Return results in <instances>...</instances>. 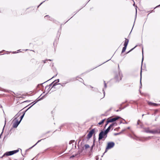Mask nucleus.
Segmentation results:
<instances>
[{"label":"nucleus","mask_w":160,"mask_h":160,"mask_svg":"<svg viewBox=\"0 0 160 160\" xmlns=\"http://www.w3.org/2000/svg\"><path fill=\"white\" fill-rule=\"evenodd\" d=\"M45 61H44V63H45Z\"/></svg>","instance_id":"28"},{"label":"nucleus","mask_w":160,"mask_h":160,"mask_svg":"<svg viewBox=\"0 0 160 160\" xmlns=\"http://www.w3.org/2000/svg\"><path fill=\"white\" fill-rule=\"evenodd\" d=\"M74 157H75L74 156L72 155L70 157V158H74Z\"/></svg>","instance_id":"20"},{"label":"nucleus","mask_w":160,"mask_h":160,"mask_svg":"<svg viewBox=\"0 0 160 160\" xmlns=\"http://www.w3.org/2000/svg\"><path fill=\"white\" fill-rule=\"evenodd\" d=\"M42 140V139H41V140H39V141L37 143H36V144H35V145H36V144H37L38 142H40V141Z\"/></svg>","instance_id":"21"},{"label":"nucleus","mask_w":160,"mask_h":160,"mask_svg":"<svg viewBox=\"0 0 160 160\" xmlns=\"http://www.w3.org/2000/svg\"><path fill=\"white\" fill-rule=\"evenodd\" d=\"M63 86H64V85H63V84H62V85H61L60 83L57 84L56 83H54L53 84V85L52 86V88L57 89V88H60L61 87H63Z\"/></svg>","instance_id":"9"},{"label":"nucleus","mask_w":160,"mask_h":160,"mask_svg":"<svg viewBox=\"0 0 160 160\" xmlns=\"http://www.w3.org/2000/svg\"><path fill=\"white\" fill-rule=\"evenodd\" d=\"M105 120V119H104L102 120L101 122H99L97 124V126H99V125L102 124L104 122Z\"/></svg>","instance_id":"13"},{"label":"nucleus","mask_w":160,"mask_h":160,"mask_svg":"<svg viewBox=\"0 0 160 160\" xmlns=\"http://www.w3.org/2000/svg\"><path fill=\"white\" fill-rule=\"evenodd\" d=\"M19 149H18L17 150L12 151L8 152H6L4 154L3 156H4L5 155H6V156L12 155L14 154L17 153L18 152H19Z\"/></svg>","instance_id":"5"},{"label":"nucleus","mask_w":160,"mask_h":160,"mask_svg":"<svg viewBox=\"0 0 160 160\" xmlns=\"http://www.w3.org/2000/svg\"><path fill=\"white\" fill-rule=\"evenodd\" d=\"M137 10H136V13H137Z\"/></svg>","instance_id":"29"},{"label":"nucleus","mask_w":160,"mask_h":160,"mask_svg":"<svg viewBox=\"0 0 160 160\" xmlns=\"http://www.w3.org/2000/svg\"><path fill=\"white\" fill-rule=\"evenodd\" d=\"M43 3V2H41L40 4L38 6V7H37V8H36L35 7H30L29 8L30 9H33V10H34V9H37V8H38V7Z\"/></svg>","instance_id":"14"},{"label":"nucleus","mask_w":160,"mask_h":160,"mask_svg":"<svg viewBox=\"0 0 160 160\" xmlns=\"http://www.w3.org/2000/svg\"><path fill=\"white\" fill-rule=\"evenodd\" d=\"M132 1L134 2V3L133 4V6H135V2H134V1L133 0H132Z\"/></svg>","instance_id":"23"},{"label":"nucleus","mask_w":160,"mask_h":160,"mask_svg":"<svg viewBox=\"0 0 160 160\" xmlns=\"http://www.w3.org/2000/svg\"><path fill=\"white\" fill-rule=\"evenodd\" d=\"M137 46H135L134 48L131 49L130 50H129L128 52H127V53H128L130 52L133 49H134Z\"/></svg>","instance_id":"18"},{"label":"nucleus","mask_w":160,"mask_h":160,"mask_svg":"<svg viewBox=\"0 0 160 160\" xmlns=\"http://www.w3.org/2000/svg\"><path fill=\"white\" fill-rule=\"evenodd\" d=\"M75 142L74 140H72L70 141L69 144H71Z\"/></svg>","instance_id":"17"},{"label":"nucleus","mask_w":160,"mask_h":160,"mask_svg":"<svg viewBox=\"0 0 160 160\" xmlns=\"http://www.w3.org/2000/svg\"><path fill=\"white\" fill-rule=\"evenodd\" d=\"M84 147H85V149H87V148H89L90 146L88 144H85L84 145Z\"/></svg>","instance_id":"16"},{"label":"nucleus","mask_w":160,"mask_h":160,"mask_svg":"<svg viewBox=\"0 0 160 160\" xmlns=\"http://www.w3.org/2000/svg\"><path fill=\"white\" fill-rule=\"evenodd\" d=\"M144 132L147 133L152 134H156L158 133V130H150L149 128H144Z\"/></svg>","instance_id":"1"},{"label":"nucleus","mask_w":160,"mask_h":160,"mask_svg":"<svg viewBox=\"0 0 160 160\" xmlns=\"http://www.w3.org/2000/svg\"><path fill=\"white\" fill-rule=\"evenodd\" d=\"M160 133V132H159L158 131V133Z\"/></svg>","instance_id":"27"},{"label":"nucleus","mask_w":160,"mask_h":160,"mask_svg":"<svg viewBox=\"0 0 160 160\" xmlns=\"http://www.w3.org/2000/svg\"><path fill=\"white\" fill-rule=\"evenodd\" d=\"M115 124V123H112L110 126H109L108 128L105 131V132H106V133L108 134L111 129L112 130L113 128V127Z\"/></svg>","instance_id":"10"},{"label":"nucleus","mask_w":160,"mask_h":160,"mask_svg":"<svg viewBox=\"0 0 160 160\" xmlns=\"http://www.w3.org/2000/svg\"><path fill=\"white\" fill-rule=\"evenodd\" d=\"M95 132V128H94L92 129L91 131H90L88 134L87 135V138L88 139H89L91 138L93 134Z\"/></svg>","instance_id":"8"},{"label":"nucleus","mask_w":160,"mask_h":160,"mask_svg":"<svg viewBox=\"0 0 160 160\" xmlns=\"http://www.w3.org/2000/svg\"><path fill=\"white\" fill-rule=\"evenodd\" d=\"M20 121H18L17 120L15 121L13 124V127L16 128L17 127L18 124H19Z\"/></svg>","instance_id":"11"},{"label":"nucleus","mask_w":160,"mask_h":160,"mask_svg":"<svg viewBox=\"0 0 160 160\" xmlns=\"http://www.w3.org/2000/svg\"><path fill=\"white\" fill-rule=\"evenodd\" d=\"M117 129V128H116L114 130H115Z\"/></svg>","instance_id":"26"},{"label":"nucleus","mask_w":160,"mask_h":160,"mask_svg":"<svg viewBox=\"0 0 160 160\" xmlns=\"http://www.w3.org/2000/svg\"><path fill=\"white\" fill-rule=\"evenodd\" d=\"M148 104L151 106H157L159 105L160 104H158L156 103H152L151 102H148Z\"/></svg>","instance_id":"12"},{"label":"nucleus","mask_w":160,"mask_h":160,"mask_svg":"<svg viewBox=\"0 0 160 160\" xmlns=\"http://www.w3.org/2000/svg\"><path fill=\"white\" fill-rule=\"evenodd\" d=\"M160 6V4L158 5H157V6H156L155 7L152 8H150V9H155L159 7Z\"/></svg>","instance_id":"15"},{"label":"nucleus","mask_w":160,"mask_h":160,"mask_svg":"<svg viewBox=\"0 0 160 160\" xmlns=\"http://www.w3.org/2000/svg\"><path fill=\"white\" fill-rule=\"evenodd\" d=\"M122 77V75L119 73L116 75L114 79L116 82H118L121 80Z\"/></svg>","instance_id":"7"},{"label":"nucleus","mask_w":160,"mask_h":160,"mask_svg":"<svg viewBox=\"0 0 160 160\" xmlns=\"http://www.w3.org/2000/svg\"><path fill=\"white\" fill-rule=\"evenodd\" d=\"M120 118V117H118V116H117L115 118H108L107 120V124H106V125L108 123L111 122H112L114 121H115Z\"/></svg>","instance_id":"3"},{"label":"nucleus","mask_w":160,"mask_h":160,"mask_svg":"<svg viewBox=\"0 0 160 160\" xmlns=\"http://www.w3.org/2000/svg\"><path fill=\"white\" fill-rule=\"evenodd\" d=\"M19 115V113H18L16 115V116H17V115H18V116Z\"/></svg>","instance_id":"24"},{"label":"nucleus","mask_w":160,"mask_h":160,"mask_svg":"<svg viewBox=\"0 0 160 160\" xmlns=\"http://www.w3.org/2000/svg\"><path fill=\"white\" fill-rule=\"evenodd\" d=\"M135 7H136L135 10H137V8H138V7L137 6H135Z\"/></svg>","instance_id":"22"},{"label":"nucleus","mask_w":160,"mask_h":160,"mask_svg":"<svg viewBox=\"0 0 160 160\" xmlns=\"http://www.w3.org/2000/svg\"><path fill=\"white\" fill-rule=\"evenodd\" d=\"M128 42H129L128 39L125 38V41L124 44V47L122 48V53H123L125 52V51L126 49L128 43Z\"/></svg>","instance_id":"6"},{"label":"nucleus","mask_w":160,"mask_h":160,"mask_svg":"<svg viewBox=\"0 0 160 160\" xmlns=\"http://www.w3.org/2000/svg\"><path fill=\"white\" fill-rule=\"evenodd\" d=\"M115 135H118L119 133H116L115 134Z\"/></svg>","instance_id":"25"},{"label":"nucleus","mask_w":160,"mask_h":160,"mask_svg":"<svg viewBox=\"0 0 160 160\" xmlns=\"http://www.w3.org/2000/svg\"><path fill=\"white\" fill-rule=\"evenodd\" d=\"M115 145V143L113 142H110L108 143L107 147L106 148L105 152H107L110 149L113 148Z\"/></svg>","instance_id":"4"},{"label":"nucleus","mask_w":160,"mask_h":160,"mask_svg":"<svg viewBox=\"0 0 160 160\" xmlns=\"http://www.w3.org/2000/svg\"><path fill=\"white\" fill-rule=\"evenodd\" d=\"M107 134L105 131H102L99 134L98 140H100L103 138L105 139L107 136Z\"/></svg>","instance_id":"2"},{"label":"nucleus","mask_w":160,"mask_h":160,"mask_svg":"<svg viewBox=\"0 0 160 160\" xmlns=\"http://www.w3.org/2000/svg\"><path fill=\"white\" fill-rule=\"evenodd\" d=\"M24 115V113L22 115L21 117H20V118H21V119H20V120L19 121H20V122H21V121L22 119L23 118V116Z\"/></svg>","instance_id":"19"}]
</instances>
